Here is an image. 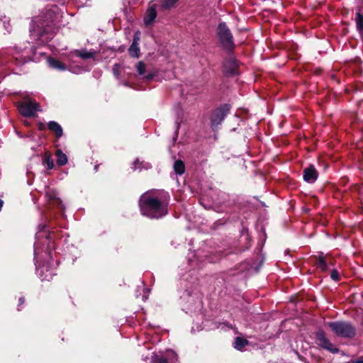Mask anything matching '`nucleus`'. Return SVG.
Returning <instances> with one entry per match:
<instances>
[{"label":"nucleus","instance_id":"f257e3e1","mask_svg":"<svg viewBox=\"0 0 363 363\" xmlns=\"http://www.w3.org/2000/svg\"><path fill=\"white\" fill-rule=\"evenodd\" d=\"M53 233L45 224H39L34 243V262L36 274L41 281H50L55 274L52 251L55 249Z\"/></svg>","mask_w":363,"mask_h":363},{"label":"nucleus","instance_id":"f03ea898","mask_svg":"<svg viewBox=\"0 0 363 363\" xmlns=\"http://www.w3.org/2000/svg\"><path fill=\"white\" fill-rule=\"evenodd\" d=\"M62 13L57 6H52L41 11L32 20L30 38L38 45H45L53 38Z\"/></svg>","mask_w":363,"mask_h":363},{"label":"nucleus","instance_id":"7ed1b4c3","mask_svg":"<svg viewBox=\"0 0 363 363\" xmlns=\"http://www.w3.org/2000/svg\"><path fill=\"white\" fill-rule=\"evenodd\" d=\"M169 200V194L164 190L147 191L139 198L140 213L150 219H160L168 214Z\"/></svg>","mask_w":363,"mask_h":363},{"label":"nucleus","instance_id":"20e7f679","mask_svg":"<svg viewBox=\"0 0 363 363\" xmlns=\"http://www.w3.org/2000/svg\"><path fill=\"white\" fill-rule=\"evenodd\" d=\"M216 35L220 48L227 53H233L236 47L234 37L225 22L222 21L218 24Z\"/></svg>","mask_w":363,"mask_h":363},{"label":"nucleus","instance_id":"39448f33","mask_svg":"<svg viewBox=\"0 0 363 363\" xmlns=\"http://www.w3.org/2000/svg\"><path fill=\"white\" fill-rule=\"evenodd\" d=\"M327 325L331 331L337 337L347 339H352L357 334L356 328L349 321H333L328 322Z\"/></svg>","mask_w":363,"mask_h":363},{"label":"nucleus","instance_id":"423d86ee","mask_svg":"<svg viewBox=\"0 0 363 363\" xmlns=\"http://www.w3.org/2000/svg\"><path fill=\"white\" fill-rule=\"evenodd\" d=\"M231 105L229 104H223L216 108L211 113L210 117L211 125L214 130L224 121L225 117L230 113Z\"/></svg>","mask_w":363,"mask_h":363},{"label":"nucleus","instance_id":"0eeeda50","mask_svg":"<svg viewBox=\"0 0 363 363\" xmlns=\"http://www.w3.org/2000/svg\"><path fill=\"white\" fill-rule=\"evenodd\" d=\"M223 62V72L226 77H234L240 74L239 62L233 53H228Z\"/></svg>","mask_w":363,"mask_h":363},{"label":"nucleus","instance_id":"6e6552de","mask_svg":"<svg viewBox=\"0 0 363 363\" xmlns=\"http://www.w3.org/2000/svg\"><path fill=\"white\" fill-rule=\"evenodd\" d=\"M18 108L20 113L25 117L34 116L36 112L41 111L39 104L30 98H26L23 101L19 102Z\"/></svg>","mask_w":363,"mask_h":363},{"label":"nucleus","instance_id":"1a4fd4ad","mask_svg":"<svg viewBox=\"0 0 363 363\" xmlns=\"http://www.w3.org/2000/svg\"><path fill=\"white\" fill-rule=\"evenodd\" d=\"M315 337L316 343L319 347L330 352L333 354H337L339 352V349L330 342L329 339L327 337L325 333L322 329H319L315 332Z\"/></svg>","mask_w":363,"mask_h":363},{"label":"nucleus","instance_id":"9d476101","mask_svg":"<svg viewBox=\"0 0 363 363\" xmlns=\"http://www.w3.org/2000/svg\"><path fill=\"white\" fill-rule=\"evenodd\" d=\"M319 173L313 164H310L303 170V178L305 182L313 184L318 179Z\"/></svg>","mask_w":363,"mask_h":363},{"label":"nucleus","instance_id":"9b49d317","mask_svg":"<svg viewBox=\"0 0 363 363\" xmlns=\"http://www.w3.org/2000/svg\"><path fill=\"white\" fill-rule=\"evenodd\" d=\"M157 4H152L147 8L143 17L144 24L146 26H150L154 23L157 15Z\"/></svg>","mask_w":363,"mask_h":363},{"label":"nucleus","instance_id":"f8f14e48","mask_svg":"<svg viewBox=\"0 0 363 363\" xmlns=\"http://www.w3.org/2000/svg\"><path fill=\"white\" fill-rule=\"evenodd\" d=\"M69 60L75 63L78 62V60H87L91 58V52L84 50H74L71 51L68 55Z\"/></svg>","mask_w":363,"mask_h":363},{"label":"nucleus","instance_id":"ddd939ff","mask_svg":"<svg viewBox=\"0 0 363 363\" xmlns=\"http://www.w3.org/2000/svg\"><path fill=\"white\" fill-rule=\"evenodd\" d=\"M16 54L13 56V58L17 65L23 64L31 60V58L28 57V50L26 48H16Z\"/></svg>","mask_w":363,"mask_h":363},{"label":"nucleus","instance_id":"4468645a","mask_svg":"<svg viewBox=\"0 0 363 363\" xmlns=\"http://www.w3.org/2000/svg\"><path fill=\"white\" fill-rule=\"evenodd\" d=\"M136 69L139 75L143 76V79L150 81L154 78L155 74L152 72H149L145 74L146 65L143 61H140L136 65Z\"/></svg>","mask_w":363,"mask_h":363},{"label":"nucleus","instance_id":"2eb2a0df","mask_svg":"<svg viewBox=\"0 0 363 363\" xmlns=\"http://www.w3.org/2000/svg\"><path fill=\"white\" fill-rule=\"evenodd\" d=\"M315 259V265L318 269H319L321 272H325L328 269L329 264L327 262L325 257L323 256V253L320 252V255L318 256H314Z\"/></svg>","mask_w":363,"mask_h":363},{"label":"nucleus","instance_id":"dca6fc26","mask_svg":"<svg viewBox=\"0 0 363 363\" xmlns=\"http://www.w3.org/2000/svg\"><path fill=\"white\" fill-rule=\"evenodd\" d=\"M47 62L49 67L53 69L59 71H65L67 69V66L55 58L49 57L47 58Z\"/></svg>","mask_w":363,"mask_h":363},{"label":"nucleus","instance_id":"f3484780","mask_svg":"<svg viewBox=\"0 0 363 363\" xmlns=\"http://www.w3.org/2000/svg\"><path fill=\"white\" fill-rule=\"evenodd\" d=\"M48 128L50 130L53 132L57 138L62 136L63 130L61 125L55 121H50L48 124Z\"/></svg>","mask_w":363,"mask_h":363},{"label":"nucleus","instance_id":"a211bd4d","mask_svg":"<svg viewBox=\"0 0 363 363\" xmlns=\"http://www.w3.org/2000/svg\"><path fill=\"white\" fill-rule=\"evenodd\" d=\"M56 163L59 167L65 165L68 162V157L61 149H57L55 151Z\"/></svg>","mask_w":363,"mask_h":363},{"label":"nucleus","instance_id":"6ab92c4d","mask_svg":"<svg viewBox=\"0 0 363 363\" xmlns=\"http://www.w3.org/2000/svg\"><path fill=\"white\" fill-rule=\"evenodd\" d=\"M355 23L357 31L361 35H363V14L361 13L360 9L356 13Z\"/></svg>","mask_w":363,"mask_h":363},{"label":"nucleus","instance_id":"aec40b11","mask_svg":"<svg viewBox=\"0 0 363 363\" xmlns=\"http://www.w3.org/2000/svg\"><path fill=\"white\" fill-rule=\"evenodd\" d=\"M129 55L132 57L139 58L140 55V49L139 47V43H133L128 49Z\"/></svg>","mask_w":363,"mask_h":363},{"label":"nucleus","instance_id":"412c9836","mask_svg":"<svg viewBox=\"0 0 363 363\" xmlns=\"http://www.w3.org/2000/svg\"><path fill=\"white\" fill-rule=\"evenodd\" d=\"M249 344V341L242 337H237L235 339L234 347L238 350H242L246 345Z\"/></svg>","mask_w":363,"mask_h":363},{"label":"nucleus","instance_id":"4be33fe9","mask_svg":"<svg viewBox=\"0 0 363 363\" xmlns=\"http://www.w3.org/2000/svg\"><path fill=\"white\" fill-rule=\"evenodd\" d=\"M174 171L178 175H182L185 171L184 162L181 160H177L174 163Z\"/></svg>","mask_w":363,"mask_h":363},{"label":"nucleus","instance_id":"5701e85b","mask_svg":"<svg viewBox=\"0 0 363 363\" xmlns=\"http://www.w3.org/2000/svg\"><path fill=\"white\" fill-rule=\"evenodd\" d=\"M179 0H160L161 7L164 9H169L174 7Z\"/></svg>","mask_w":363,"mask_h":363},{"label":"nucleus","instance_id":"b1692460","mask_svg":"<svg viewBox=\"0 0 363 363\" xmlns=\"http://www.w3.org/2000/svg\"><path fill=\"white\" fill-rule=\"evenodd\" d=\"M150 363H169V362L168 359L162 355L154 354L151 357Z\"/></svg>","mask_w":363,"mask_h":363},{"label":"nucleus","instance_id":"393cba45","mask_svg":"<svg viewBox=\"0 0 363 363\" xmlns=\"http://www.w3.org/2000/svg\"><path fill=\"white\" fill-rule=\"evenodd\" d=\"M43 162L48 169H52L54 167L53 160L50 154H46L45 155Z\"/></svg>","mask_w":363,"mask_h":363},{"label":"nucleus","instance_id":"a878e982","mask_svg":"<svg viewBox=\"0 0 363 363\" xmlns=\"http://www.w3.org/2000/svg\"><path fill=\"white\" fill-rule=\"evenodd\" d=\"M330 278L335 281H339L340 280V275L339 272L336 269H333L330 274Z\"/></svg>","mask_w":363,"mask_h":363},{"label":"nucleus","instance_id":"bb28decb","mask_svg":"<svg viewBox=\"0 0 363 363\" xmlns=\"http://www.w3.org/2000/svg\"><path fill=\"white\" fill-rule=\"evenodd\" d=\"M86 71H88V69H85V68H82V67H76V68H74L72 72L74 74H81L83 72H86Z\"/></svg>","mask_w":363,"mask_h":363},{"label":"nucleus","instance_id":"cd10ccee","mask_svg":"<svg viewBox=\"0 0 363 363\" xmlns=\"http://www.w3.org/2000/svg\"><path fill=\"white\" fill-rule=\"evenodd\" d=\"M140 33L139 31L136 32L133 35V43H139L140 38Z\"/></svg>","mask_w":363,"mask_h":363},{"label":"nucleus","instance_id":"c85d7f7f","mask_svg":"<svg viewBox=\"0 0 363 363\" xmlns=\"http://www.w3.org/2000/svg\"><path fill=\"white\" fill-rule=\"evenodd\" d=\"M134 167H133V170H135L138 168V165H139V167H140L141 164L139 162L138 159H136L135 161L133 163Z\"/></svg>","mask_w":363,"mask_h":363},{"label":"nucleus","instance_id":"c756f323","mask_svg":"<svg viewBox=\"0 0 363 363\" xmlns=\"http://www.w3.org/2000/svg\"><path fill=\"white\" fill-rule=\"evenodd\" d=\"M24 298L23 297H20L19 299H18V307H19L20 306L23 305L24 303Z\"/></svg>","mask_w":363,"mask_h":363},{"label":"nucleus","instance_id":"7c9ffc66","mask_svg":"<svg viewBox=\"0 0 363 363\" xmlns=\"http://www.w3.org/2000/svg\"><path fill=\"white\" fill-rule=\"evenodd\" d=\"M352 363H363V358H360L357 361L352 362Z\"/></svg>","mask_w":363,"mask_h":363},{"label":"nucleus","instance_id":"2f4dec72","mask_svg":"<svg viewBox=\"0 0 363 363\" xmlns=\"http://www.w3.org/2000/svg\"><path fill=\"white\" fill-rule=\"evenodd\" d=\"M28 138H29L30 140H34V138L31 135H27L26 136Z\"/></svg>","mask_w":363,"mask_h":363},{"label":"nucleus","instance_id":"473e14b6","mask_svg":"<svg viewBox=\"0 0 363 363\" xmlns=\"http://www.w3.org/2000/svg\"><path fill=\"white\" fill-rule=\"evenodd\" d=\"M3 18H5V16L0 13V21L3 20Z\"/></svg>","mask_w":363,"mask_h":363},{"label":"nucleus","instance_id":"72a5a7b5","mask_svg":"<svg viewBox=\"0 0 363 363\" xmlns=\"http://www.w3.org/2000/svg\"><path fill=\"white\" fill-rule=\"evenodd\" d=\"M99 166V165H95V166H94V170H95V171H97Z\"/></svg>","mask_w":363,"mask_h":363},{"label":"nucleus","instance_id":"f704fd0d","mask_svg":"<svg viewBox=\"0 0 363 363\" xmlns=\"http://www.w3.org/2000/svg\"><path fill=\"white\" fill-rule=\"evenodd\" d=\"M18 136H19V137H21V138H23V135H21V134L18 133Z\"/></svg>","mask_w":363,"mask_h":363},{"label":"nucleus","instance_id":"c9c22d12","mask_svg":"<svg viewBox=\"0 0 363 363\" xmlns=\"http://www.w3.org/2000/svg\"><path fill=\"white\" fill-rule=\"evenodd\" d=\"M1 65H3V62L2 61H0V66Z\"/></svg>","mask_w":363,"mask_h":363}]
</instances>
